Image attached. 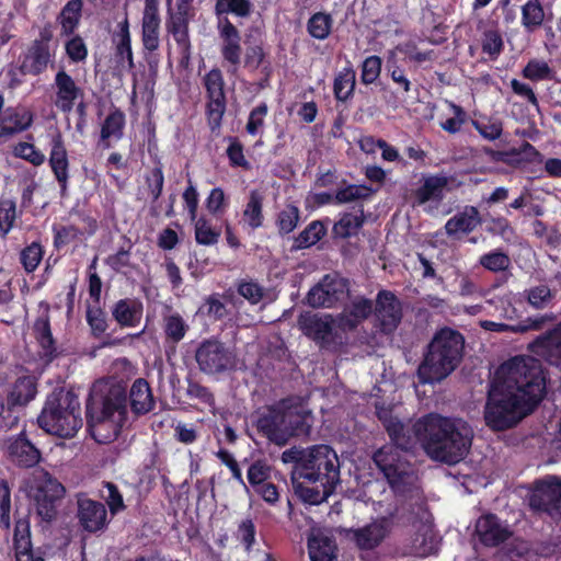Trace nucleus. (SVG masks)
<instances>
[{
  "instance_id": "774afa93",
  "label": "nucleus",
  "mask_w": 561,
  "mask_h": 561,
  "mask_svg": "<svg viewBox=\"0 0 561 561\" xmlns=\"http://www.w3.org/2000/svg\"><path fill=\"white\" fill-rule=\"evenodd\" d=\"M522 75L533 81L548 80L552 78V69L546 61L533 59L524 67Z\"/></svg>"
},
{
  "instance_id": "4c0bfd02",
  "label": "nucleus",
  "mask_w": 561,
  "mask_h": 561,
  "mask_svg": "<svg viewBox=\"0 0 561 561\" xmlns=\"http://www.w3.org/2000/svg\"><path fill=\"white\" fill-rule=\"evenodd\" d=\"M377 190L366 184H347L345 180L334 193V204L343 205L356 201H368Z\"/></svg>"
},
{
  "instance_id": "2eb2a0df",
  "label": "nucleus",
  "mask_w": 561,
  "mask_h": 561,
  "mask_svg": "<svg viewBox=\"0 0 561 561\" xmlns=\"http://www.w3.org/2000/svg\"><path fill=\"white\" fill-rule=\"evenodd\" d=\"M375 328L385 335H391L402 321V304L394 293L381 289L377 293L375 306Z\"/></svg>"
},
{
  "instance_id": "37998d69",
  "label": "nucleus",
  "mask_w": 561,
  "mask_h": 561,
  "mask_svg": "<svg viewBox=\"0 0 561 561\" xmlns=\"http://www.w3.org/2000/svg\"><path fill=\"white\" fill-rule=\"evenodd\" d=\"M126 124V116L124 112L114 107L108 115L105 117L101 127V139L106 140L111 137L119 140L123 138L124 128Z\"/></svg>"
},
{
  "instance_id": "e2e57ef3",
  "label": "nucleus",
  "mask_w": 561,
  "mask_h": 561,
  "mask_svg": "<svg viewBox=\"0 0 561 561\" xmlns=\"http://www.w3.org/2000/svg\"><path fill=\"white\" fill-rule=\"evenodd\" d=\"M268 114V106L265 102H261L253 107L249 114L245 130L251 136H256L264 127L265 118Z\"/></svg>"
},
{
  "instance_id": "052dcab7",
  "label": "nucleus",
  "mask_w": 561,
  "mask_h": 561,
  "mask_svg": "<svg viewBox=\"0 0 561 561\" xmlns=\"http://www.w3.org/2000/svg\"><path fill=\"white\" fill-rule=\"evenodd\" d=\"M51 230L54 233L53 244L56 250H60L61 248L78 240L80 237L83 236V231L73 225H54Z\"/></svg>"
},
{
  "instance_id": "ddd939ff",
  "label": "nucleus",
  "mask_w": 561,
  "mask_h": 561,
  "mask_svg": "<svg viewBox=\"0 0 561 561\" xmlns=\"http://www.w3.org/2000/svg\"><path fill=\"white\" fill-rule=\"evenodd\" d=\"M350 291V282L339 273L325 274L307 294V302L312 308H333Z\"/></svg>"
},
{
  "instance_id": "79ce46f5",
  "label": "nucleus",
  "mask_w": 561,
  "mask_h": 561,
  "mask_svg": "<svg viewBox=\"0 0 561 561\" xmlns=\"http://www.w3.org/2000/svg\"><path fill=\"white\" fill-rule=\"evenodd\" d=\"M328 233L324 220H312L294 239V248L297 250L309 249L322 240Z\"/></svg>"
},
{
  "instance_id": "72a5a7b5",
  "label": "nucleus",
  "mask_w": 561,
  "mask_h": 561,
  "mask_svg": "<svg viewBox=\"0 0 561 561\" xmlns=\"http://www.w3.org/2000/svg\"><path fill=\"white\" fill-rule=\"evenodd\" d=\"M267 51L265 44L262 38H254L253 41L248 39L245 42L244 53V68L254 71L262 68V71L266 75L271 71V64L266 60Z\"/></svg>"
},
{
  "instance_id": "aec40b11",
  "label": "nucleus",
  "mask_w": 561,
  "mask_h": 561,
  "mask_svg": "<svg viewBox=\"0 0 561 561\" xmlns=\"http://www.w3.org/2000/svg\"><path fill=\"white\" fill-rule=\"evenodd\" d=\"M528 350L550 365L561 368V321L530 342Z\"/></svg>"
},
{
  "instance_id": "473e14b6",
  "label": "nucleus",
  "mask_w": 561,
  "mask_h": 561,
  "mask_svg": "<svg viewBox=\"0 0 561 561\" xmlns=\"http://www.w3.org/2000/svg\"><path fill=\"white\" fill-rule=\"evenodd\" d=\"M365 224L364 207L360 206L358 214L344 211L340 214V218L332 227L333 239H348L357 236L358 231Z\"/></svg>"
},
{
  "instance_id": "f8f14e48",
  "label": "nucleus",
  "mask_w": 561,
  "mask_h": 561,
  "mask_svg": "<svg viewBox=\"0 0 561 561\" xmlns=\"http://www.w3.org/2000/svg\"><path fill=\"white\" fill-rule=\"evenodd\" d=\"M36 513L46 523L53 522L57 516V502L65 494V486L48 472H43L34 480L32 486Z\"/></svg>"
},
{
  "instance_id": "1a4fd4ad",
  "label": "nucleus",
  "mask_w": 561,
  "mask_h": 561,
  "mask_svg": "<svg viewBox=\"0 0 561 561\" xmlns=\"http://www.w3.org/2000/svg\"><path fill=\"white\" fill-rule=\"evenodd\" d=\"M252 12L253 3L250 0H216L215 2L214 13L218 20L217 30L222 41L220 53L224 60L233 67H238L241 62V35L228 14L244 19Z\"/></svg>"
},
{
  "instance_id": "cd10ccee",
  "label": "nucleus",
  "mask_w": 561,
  "mask_h": 561,
  "mask_svg": "<svg viewBox=\"0 0 561 561\" xmlns=\"http://www.w3.org/2000/svg\"><path fill=\"white\" fill-rule=\"evenodd\" d=\"M128 405L136 415H145L153 410L154 399L149 382L144 378H137L129 392H127Z\"/></svg>"
},
{
  "instance_id": "864d4df0",
  "label": "nucleus",
  "mask_w": 561,
  "mask_h": 561,
  "mask_svg": "<svg viewBox=\"0 0 561 561\" xmlns=\"http://www.w3.org/2000/svg\"><path fill=\"white\" fill-rule=\"evenodd\" d=\"M195 240L202 245H214L218 242L221 231L213 228L209 220L202 216L194 220Z\"/></svg>"
},
{
  "instance_id": "5701e85b",
  "label": "nucleus",
  "mask_w": 561,
  "mask_h": 561,
  "mask_svg": "<svg viewBox=\"0 0 561 561\" xmlns=\"http://www.w3.org/2000/svg\"><path fill=\"white\" fill-rule=\"evenodd\" d=\"M34 121L31 110L24 106H9L0 115V139L10 138L27 130Z\"/></svg>"
},
{
  "instance_id": "09e8293b",
  "label": "nucleus",
  "mask_w": 561,
  "mask_h": 561,
  "mask_svg": "<svg viewBox=\"0 0 561 561\" xmlns=\"http://www.w3.org/2000/svg\"><path fill=\"white\" fill-rule=\"evenodd\" d=\"M45 254V249L39 241H33L25 245L19 254L20 263L25 273L35 272Z\"/></svg>"
},
{
  "instance_id": "412c9836",
  "label": "nucleus",
  "mask_w": 561,
  "mask_h": 561,
  "mask_svg": "<svg viewBox=\"0 0 561 561\" xmlns=\"http://www.w3.org/2000/svg\"><path fill=\"white\" fill-rule=\"evenodd\" d=\"M476 534L480 542L485 547H499L513 535L508 526L502 525L500 518L492 513L478 518Z\"/></svg>"
},
{
  "instance_id": "f257e3e1",
  "label": "nucleus",
  "mask_w": 561,
  "mask_h": 561,
  "mask_svg": "<svg viewBox=\"0 0 561 561\" xmlns=\"http://www.w3.org/2000/svg\"><path fill=\"white\" fill-rule=\"evenodd\" d=\"M548 373L531 356H515L501 364L490 383L485 424L493 431L514 427L531 414L547 393Z\"/></svg>"
},
{
  "instance_id": "a211bd4d",
  "label": "nucleus",
  "mask_w": 561,
  "mask_h": 561,
  "mask_svg": "<svg viewBox=\"0 0 561 561\" xmlns=\"http://www.w3.org/2000/svg\"><path fill=\"white\" fill-rule=\"evenodd\" d=\"M391 527V519L381 517L363 527L351 528L347 531V537L359 550L370 551L381 545L390 534Z\"/></svg>"
},
{
  "instance_id": "bf43d9fd",
  "label": "nucleus",
  "mask_w": 561,
  "mask_h": 561,
  "mask_svg": "<svg viewBox=\"0 0 561 561\" xmlns=\"http://www.w3.org/2000/svg\"><path fill=\"white\" fill-rule=\"evenodd\" d=\"M85 320L94 337L103 335L108 328L106 312L99 305L88 307Z\"/></svg>"
},
{
  "instance_id": "4468645a",
  "label": "nucleus",
  "mask_w": 561,
  "mask_h": 561,
  "mask_svg": "<svg viewBox=\"0 0 561 561\" xmlns=\"http://www.w3.org/2000/svg\"><path fill=\"white\" fill-rule=\"evenodd\" d=\"M533 511L561 518V481L557 477L537 480L529 496Z\"/></svg>"
},
{
  "instance_id": "49530a36",
  "label": "nucleus",
  "mask_w": 561,
  "mask_h": 561,
  "mask_svg": "<svg viewBox=\"0 0 561 561\" xmlns=\"http://www.w3.org/2000/svg\"><path fill=\"white\" fill-rule=\"evenodd\" d=\"M118 37H119V39L115 47V57L118 62L126 60L127 65H128V69L131 70L135 68V62H134V54H133V49H131L129 23H128L127 19H125L122 23H119Z\"/></svg>"
},
{
  "instance_id": "680f3d73",
  "label": "nucleus",
  "mask_w": 561,
  "mask_h": 561,
  "mask_svg": "<svg viewBox=\"0 0 561 561\" xmlns=\"http://www.w3.org/2000/svg\"><path fill=\"white\" fill-rule=\"evenodd\" d=\"M13 548L14 551L32 548L28 516L19 517L15 520L13 533Z\"/></svg>"
},
{
  "instance_id": "9d476101",
  "label": "nucleus",
  "mask_w": 561,
  "mask_h": 561,
  "mask_svg": "<svg viewBox=\"0 0 561 561\" xmlns=\"http://www.w3.org/2000/svg\"><path fill=\"white\" fill-rule=\"evenodd\" d=\"M198 368L206 375H219L237 368L236 351L217 339H207L199 343L195 352Z\"/></svg>"
},
{
  "instance_id": "0eeeda50",
  "label": "nucleus",
  "mask_w": 561,
  "mask_h": 561,
  "mask_svg": "<svg viewBox=\"0 0 561 561\" xmlns=\"http://www.w3.org/2000/svg\"><path fill=\"white\" fill-rule=\"evenodd\" d=\"M391 444H386L373 455L376 467L382 472L387 482L393 490H400L407 484L409 463L403 459L401 451L413 447V436L398 417L390 413H378Z\"/></svg>"
},
{
  "instance_id": "20e7f679",
  "label": "nucleus",
  "mask_w": 561,
  "mask_h": 561,
  "mask_svg": "<svg viewBox=\"0 0 561 561\" xmlns=\"http://www.w3.org/2000/svg\"><path fill=\"white\" fill-rule=\"evenodd\" d=\"M310 412L291 398L265 405L255 412L253 425L270 443L285 446L291 437L310 433Z\"/></svg>"
},
{
  "instance_id": "9b49d317",
  "label": "nucleus",
  "mask_w": 561,
  "mask_h": 561,
  "mask_svg": "<svg viewBox=\"0 0 561 561\" xmlns=\"http://www.w3.org/2000/svg\"><path fill=\"white\" fill-rule=\"evenodd\" d=\"M206 93L205 114L208 127L216 131L221 127L222 117L227 110L225 79L219 68H213L202 79Z\"/></svg>"
},
{
  "instance_id": "ea45409f",
  "label": "nucleus",
  "mask_w": 561,
  "mask_h": 561,
  "mask_svg": "<svg viewBox=\"0 0 561 561\" xmlns=\"http://www.w3.org/2000/svg\"><path fill=\"white\" fill-rule=\"evenodd\" d=\"M160 14H145L141 20V44L144 50L157 51L160 46Z\"/></svg>"
},
{
  "instance_id": "58836bf2",
  "label": "nucleus",
  "mask_w": 561,
  "mask_h": 561,
  "mask_svg": "<svg viewBox=\"0 0 561 561\" xmlns=\"http://www.w3.org/2000/svg\"><path fill=\"white\" fill-rule=\"evenodd\" d=\"M296 494L310 505H317L325 501L332 494L335 488H331L324 483H308L297 481L293 483Z\"/></svg>"
},
{
  "instance_id": "6e6552de",
  "label": "nucleus",
  "mask_w": 561,
  "mask_h": 561,
  "mask_svg": "<svg viewBox=\"0 0 561 561\" xmlns=\"http://www.w3.org/2000/svg\"><path fill=\"white\" fill-rule=\"evenodd\" d=\"M37 423L48 434L73 437L83 424L78 396L70 390H54L47 396Z\"/></svg>"
},
{
  "instance_id": "7ed1b4c3",
  "label": "nucleus",
  "mask_w": 561,
  "mask_h": 561,
  "mask_svg": "<svg viewBox=\"0 0 561 561\" xmlns=\"http://www.w3.org/2000/svg\"><path fill=\"white\" fill-rule=\"evenodd\" d=\"M410 433L431 459L447 465L461 461L471 446V431L465 423L435 413L417 420Z\"/></svg>"
},
{
  "instance_id": "0e129e2a",
  "label": "nucleus",
  "mask_w": 561,
  "mask_h": 561,
  "mask_svg": "<svg viewBox=\"0 0 561 561\" xmlns=\"http://www.w3.org/2000/svg\"><path fill=\"white\" fill-rule=\"evenodd\" d=\"M382 67V59L377 55L368 56L362 62L360 81L368 85L376 82Z\"/></svg>"
},
{
  "instance_id": "7c9ffc66",
  "label": "nucleus",
  "mask_w": 561,
  "mask_h": 561,
  "mask_svg": "<svg viewBox=\"0 0 561 561\" xmlns=\"http://www.w3.org/2000/svg\"><path fill=\"white\" fill-rule=\"evenodd\" d=\"M50 58L49 46L33 42L21 62L20 71L23 75H41L46 70Z\"/></svg>"
},
{
  "instance_id": "4d7b16f0",
  "label": "nucleus",
  "mask_w": 561,
  "mask_h": 561,
  "mask_svg": "<svg viewBox=\"0 0 561 561\" xmlns=\"http://www.w3.org/2000/svg\"><path fill=\"white\" fill-rule=\"evenodd\" d=\"M16 203L12 198L0 199V234L5 238L15 225Z\"/></svg>"
},
{
  "instance_id": "f03ea898",
  "label": "nucleus",
  "mask_w": 561,
  "mask_h": 561,
  "mask_svg": "<svg viewBox=\"0 0 561 561\" xmlns=\"http://www.w3.org/2000/svg\"><path fill=\"white\" fill-rule=\"evenodd\" d=\"M128 419L127 388L122 382L98 380L85 402L87 430L99 444L117 439Z\"/></svg>"
},
{
  "instance_id": "6e6d98bb",
  "label": "nucleus",
  "mask_w": 561,
  "mask_h": 561,
  "mask_svg": "<svg viewBox=\"0 0 561 561\" xmlns=\"http://www.w3.org/2000/svg\"><path fill=\"white\" fill-rule=\"evenodd\" d=\"M198 312L208 317L213 321H219L227 317L228 309L221 301L220 295L215 293L205 298L203 305L198 309Z\"/></svg>"
},
{
  "instance_id": "a18cd8bd",
  "label": "nucleus",
  "mask_w": 561,
  "mask_h": 561,
  "mask_svg": "<svg viewBox=\"0 0 561 561\" xmlns=\"http://www.w3.org/2000/svg\"><path fill=\"white\" fill-rule=\"evenodd\" d=\"M333 23L334 21L330 13L316 12L307 22V32L312 38L323 41L331 34Z\"/></svg>"
},
{
  "instance_id": "b1692460",
  "label": "nucleus",
  "mask_w": 561,
  "mask_h": 561,
  "mask_svg": "<svg viewBox=\"0 0 561 561\" xmlns=\"http://www.w3.org/2000/svg\"><path fill=\"white\" fill-rule=\"evenodd\" d=\"M32 331L39 346L41 358L47 363H51L58 357V351L57 342L51 332L48 308L35 319Z\"/></svg>"
},
{
  "instance_id": "c03bdc74",
  "label": "nucleus",
  "mask_w": 561,
  "mask_h": 561,
  "mask_svg": "<svg viewBox=\"0 0 561 561\" xmlns=\"http://www.w3.org/2000/svg\"><path fill=\"white\" fill-rule=\"evenodd\" d=\"M163 333L165 341L178 344L181 342L190 327L179 312H172L163 317Z\"/></svg>"
},
{
  "instance_id": "4be33fe9",
  "label": "nucleus",
  "mask_w": 561,
  "mask_h": 561,
  "mask_svg": "<svg viewBox=\"0 0 561 561\" xmlns=\"http://www.w3.org/2000/svg\"><path fill=\"white\" fill-rule=\"evenodd\" d=\"M48 164L60 188V195L65 196L69 182V159L64 138L60 133L50 139V152Z\"/></svg>"
},
{
  "instance_id": "8fccbe9b",
  "label": "nucleus",
  "mask_w": 561,
  "mask_h": 561,
  "mask_svg": "<svg viewBox=\"0 0 561 561\" xmlns=\"http://www.w3.org/2000/svg\"><path fill=\"white\" fill-rule=\"evenodd\" d=\"M471 125L483 139L489 141L500 139L503 134V123L499 118L484 115L478 119H471Z\"/></svg>"
},
{
  "instance_id": "dca6fc26",
  "label": "nucleus",
  "mask_w": 561,
  "mask_h": 561,
  "mask_svg": "<svg viewBox=\"0 0 561 561\" xmlns=\"http://www.w3.org/2000/svg\"><path fill=\"white\" fill-rule=\"evenodd\" d=\"M331 314H309L300 317L299 325L304 334L311 339L321 350H331L341 344V336L333 328Z\"/></svg>"
},
{
  "instance_id": "de8ad7c7",
  "label": "nucleus",
  "mask_w": 561,
  "mask_h": 561,
  "mask_svg": "<svg viewBox=\"0 0 561 561\" xmlns=\"http://www.w3.org/2000/svg\"><path fill=\"white\" fill-rule=\"evenodd\" d=\"M545 20V11L540 0H528L522 7V25L528 32L539 28Z\"/></svg>"
},
{
  "instance_id": "c9c22d12",
  "label": "nucleus",
  "mask_w": 561,
  "mask_h": 561,
  "mask_svg": "<svg viewBox=\"0 0 561 561\" xmlns=\"http://www.w3.org/2000/svg\"><path fill=\"white\" fill-rule=\"evenodd\" d=\"M356 88V71L348 65L340 70L333 80V95L337 102L347 103Z\"/></svg>"
},
{
  "instance_id": "338daca9",
  "label": "nucleus",
  "mask_w": 561,
  "mask_h": 561,
  "mask_svg": "<svg viewBox=\"0 0 561 561\" xmlns=\"http://www.w3.org/2000/svg\"><path fill=\"white\" fill-rule=\"evenodd\" d=\"M237 291L251 305L259 304L264 296V287L253 279H240L237 285Z\"/></svg>"
},
{
  "instance_id": "a878e982",
  "label": "nucleus",
  "mask_w": 561,
  "mask_h": 561,
  "mask_svg": "<svg viewBox=\"0 0 561 561\" xmlns=\"http://www.w3.org/2000/svg\"><path fill=\"white\" fill-rule=\"evenodd\" d=\"M10 459L22 468H32L39 462L41 451L32 444L22 432L8 446Z\"/></svg>"
},
{
  "instance_id": "e433bc0d",
  "label": "nucleus",
  "mask_w": 561,
  "mask_h": 561,
  "mask_svg": "<svg viewBox=\"0 0 561 561\" xmlns=\"http://www.w3.org/2000/svg\"><path fill=\"white\" fill-rule=\"evenodd\" d=\"M263 203L264 196L260 191H250L248 201L242 210V220L251 230H256L263 227Z\"/></svg>"
},
{
  "instance_id": "f704fd0d",
  "label": "nucleus",
  "mask_w": 561,
  "mask_h": 561,
  "mask_svg": "<svg viewBox=\"0 0 561 561\" xmlns=\"http://www.w3.org/2000/svg\"><path fill=\"white\" fill-rule=\"evenodd\" d=\"M82 0H69L57 15V23L60 25L61 36H71L80 24L82 16Z\"/></svg>"
},
{
  "instance_id": "13d9d810",
  "label": "nucleus",
  "mask_w": 561,
  "mask_h": 561,
  "mask_svg": "<svg viewBox=\"0 0 561 561\" xmlns=\"http://www.w3.org/2000/svg\"><path fill=\"white\" fill-rule=\"evenodd\" d=\"M272 467L265 459L254 460L248 468L247 478L249 484L255 490L271 478Z\"/></svg>"
},
{
  "instance_id": "c756f323",
  "label": "nucleus",
  "mask_w": 561,
  "mask_h": 561,
  "mask_svg": "<svg viewBox=\"0 0 561 561\" xmlns=\"http://www.w3.org/2000/svg\"><path fill=\"white\" fill-rule=\"evenodd\" d=\"M307 546L310 561H337V545L332 536L318 531L308 538Z\"/></svg>"
},
{
  "instance_id": "3c124183",
  "label": "nucleus",
  "mask_w": 561,
  "mask_h": 561,
  "mask_svg": "<svg viewBox=\"0 0 561 561\" xmlns=\"http://www.w3.org/2000/svg\"><path fill=\"white\" fill-rule=\"evenodd\" d=\"M479 264L493 273L504 272L511 265V259L506 252L501 249L492 250L479 257Z\"/></svg>"
},
{
  "instance_id": "39448f33",
  "label": "nucleus",
  "mask_w": 561,
  "mask_h": 561,
  "mask_svg": "<svg viewBox=\"0 0 561 561\" xmlns=\"http://www.w3.org/2000/svg\"><path fill=\"white\" fill-rule=\"evenodd\" d=\"M465 336L449 327L438 329L427 344L419 366L421 383H436L446 379L460 365L465 353Z\"/></svg>"
},
{
  "instance_id": "c85d7f7f",
  "label": "nucleus",
  "mask_w": 561,
  "mask_h": 561,
  "mask_svg": "<svg viewBox=\"0 0 561 561\" xmlns=\"http://www.w3.org/2000/svg\"><path fill=\"white\" fill-rule=\"evenodd\" d=\"M481 224L479 210L474 206H468L463 211L457 213L445 224V232L448 237L457 238L459 233L469 234Z\"/></svg>"
},
{
  "instance_id": "603ef678",
  "label": "nucleus",
  "mask_w": 561,
  "mask_h": 561,
  "mask_svg": "<svg viewBox=\"0 0 561 561\" xmlns=\"http://www.w3.org/2000/svg\"><path fill=\"white\" fill-rule=\"evenodd\" d=\"M485 231L491 236H497L508 243L516 238V231L507 218L491 216L485 219Z\"/></svg>"
},
{
  "instance_id": "2f4dec72",
  "label": "nucleus",
  "mask_w": 561,
  "mask_h": 561,
  "mask_svg": "<svg viewBox=\"0 0 561 561\" xmlns=\"http://www.w3.org/2000/svg\"><path fill=\"white\" fill-rule=\"evenodd\" d=\"M37 393V380L34 376L25 375L19 377L8 393V405L23 407L31 402Z\"/></svg>"
},
{
  "instance_id": "6ab92c4d",
  "label": "nucleus",
  "mask_w": 561,
  "mask_h": 561,
  "mask_svg": "<svg viewBox=\"0 0 561 561\" xmlns=\"http://www.w3.org/2000/svg\"><path fill=\"white\" fill-rule=\"evenodd\" d=\"M53 87L55 89L54 105L61 113H71L78 100L84 98L83 89L64 69L55 75Z\"/></svg>"
},
{
  "instance_id": "f3484780",
  "label": "nucleus",
  "mask_w": 561,
  "mask_h": 561,
  "mask_svg": "<svg viewBox=\"0 0 561 561\" xmlns=\"http://www.w3.org/2000/svg\"><path fill=\"white\" fill-rule=\"evenodd\" d=\"M76 517L80 527L90 534L103 531L108 525L105 505L83 493L77 496Z\"/></svg>"
},
{
  "instance_id": "423d86ee",
  "label": "nucleus",
  "mask_w": 561,
  "mask_h": 561,
  "mask_svg": "<svg viewBox=\"0 0 561 561\" xmlns=\"http://www.w3.org/2000/svg\"><path fill=\"white\" fill-rule=\"evenodd\" d=\"M282 461L291 463V481L324 483L335 488L340 482V461L329 445H314L307 449L291 447L283 451Z\"/></svg>"
},
{
  "instance_id": "bb28decb",
  "label": "nucleus",
  "mask_w": 561,
  "mask_h": 561,
  "mask_svg": "<svg viewBox=\"0 0 561 561\" xmlns=\"http://www.w3.org/2000/svg\"><path fill=\"white\" fill-rule=\"evenodd\" d=\"M448 185L445 175H427L423 183L412 192L413 205H424L428 202H440L444 198V191Z\"/></svg>"
},
{
  "instance_id": "393cba45",
  "label": "nucleus",
  "mask_w": 561,
  "mask_h": 561,
  "mask_svg": "<svg viewBox=\"0 0 561 561\" xmlns=\"http://www.w3.org/2000/svg\"><path fill=\"white\" fill-rule=\"evenodd\" d=\"M111 313L121 328H135L141 322L144 305L137 298H122L112 306Z\"/></svg>"
},
{
  "instance_id": "69168bd1",
  "label": "nucleus",
  "mask_w": 561,
  "mask_h": 561,
  "mask_svg": "<svg viewBox=\"0 0 561 561\" xmlns=\"http://www.w3.org/2000/svg\"><path fill=\"white\" fill-rule=\"evenodd\" d=\"M504 48L503 38L499 31L488 30L482 37V51L495 60Z\"/></svg>"
},
{
  "instance_id": "5fc2aeb1",
  "label": "nucleus",
  "mask_w": 561,
  "mask_h": 561,
  "mask_svg": "<svg viewBox=\"0 0 561 561\" xmlns=\"http://www.w3.org/2000/svg\"><path fill=\"white\" fill-rule=\"evenodd\" d=\"M228 147L226 149V156L229 160L231 168H242L243 170H250L251 163L244 156V146L241 140L236 136H229L226 138Z\"/></svg>"
},
{
  "instance_id": "a19ab883",
  "label": "nucleus",
  "mask_w": 561,
  "mask_h": 561,
  "mask_svg": "<svg viewBox=\"0 0 561 561\" xmlns=\"http://www.w3.org/2000/svg\"><path fill=\"white\" fill-rule=\"evenodd\" d=\"M301 219L300 208L295 203H287L275 215V227L279 237L290 234L298 227Z\"/></svg>"
}]
</instances>
